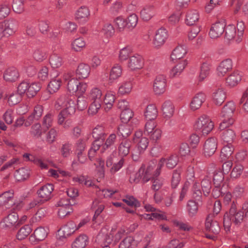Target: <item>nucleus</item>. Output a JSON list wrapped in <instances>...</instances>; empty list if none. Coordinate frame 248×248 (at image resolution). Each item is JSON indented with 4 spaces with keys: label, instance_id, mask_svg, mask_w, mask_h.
<instances>
[{
    "label": "nucleus",
    "instance_id": "f257e3e1",
    "mask_svg": "<svg viewBox=\"0 0 248 248\" xmlns=\"http://www.w3.org/2000/svg\"><path fill=\"white\" fill-rule=\"evenodd\" d=\"M235 110V105L232 101L228 102L223 107L220 114L221 121L219 127L220 130H224L233 124V116Z\"/></svg>",
    "mask_w": 248,
    "mask_h": 248
},
{
    "label": "nucleus",
    "instance_id": "f03ea898",
    "mask_svg": "<svg viewBox=\"0 0 248 248\" xmlns=\"http://www.w3.org/2000/svg\"><path fill=\"white\" fill-rule=\"evenodd\" d=\"M54 107L57 110H60L63 108L62 111L69 116L73 115L76 112L75 102L65 94L60 96L56 101Z\"/></svg>",
    "mask_w": 248,
    "mask_h": 248
},
{
    "label": "nucleus",
    "instance_id": "7ed1b4c3",
    "mask_svg": "<svg viewBox=\"0 0 248 248\" xmlns=\"http://www.w3.org/2000/svg\"><path fill=\"white\" fill-rule=\"evenodd\" d=\"M244 217V213L241 211H235L233 209L230 210L224 216L223 225L226 231H229L233 222L236 225L241 223Z\"/></svg>",
    "mask_w": 248,
    "mask_h": 248
},
{
    "label": "nucleus",
    "instance_id": "20e7f679",
    "mask_svg": "<svg viewBox=\"0 0 248 248\" xmlns=\"http://www.w3.org/2000/svg\"><path fill=\"white\" fill-rule=\"evenodd\" d=\"M194 128L204 135L209 134L213 129L214 124L211 119L206 115H202L195 121Z\"/></svg>",
    "mask_w": 248,
    "mask_h": 248
},
{
    "label": "nucleus",
    "instance_id": "39448f33",
    "mask_svg": "<svg viewBox=\"0 0 248 248\" xmlns=\"http://www.w3.org/2000/svg\"><path fill=\"white\" fill-rule=\"evenodd\" d=\"M144 133L154 141L159 140L162 136L161 130L156 127V124L154 121H148L145 124Z\"/></svg>",
    "mask_w": 248,
    "mask_h": 248
},
{
    "label": "nucleus",
    "instance_id": "423d86ee",
    "mask_svg": "<svg viewBox=\"0 0 248 248\" xmlns=\"http://www.w3.org/2000/svg\"><path fill=\"white\" fill-rule=\"evenodd\" d=\"M178 162L179 156L176 154L172 155L167 158H161L157 164V167L155 171V175L159 176L161 168L165 164L168 169H172L178 164Z\"/></svg>",
    "mask_w": 248,
    "mask_h": 248
},
{
    "label": "nucleus",
    "instance_id": "0eeeda50",
    "mask_svg": "<svg viewBox=\"0 0 248 248\" xmlns=\"http://www.w3.org/2000/svg\"><path fill=\"white\" fill-rule=\"evenodd\" d=\"M18 216L16 212H12L4 217L0 222L1 228L5 230L12 229L18 226Z\"/></svg>",
    "mask_w": 248,
    "mask_h": 248
},
{
    "label": "nucleus",
    "instance_id": "6e6552de",
    "mask_svg": "<svg viewBox=\"0 0 248 248\" xmlns=\"http://www.w3.org/2000/svg\"><path fill=\"white\" fill-rule=\"evenodd\" d=\"M114 150L111 151L110 154L107 157L106 166L107 167H111L109 171L111 174H114L118 171L123 166L124 162V158L121 159L116 163H114L115 159Z\"/></svg>",
    "mask_w": 248,
    "mask_h": 248
},
{
    "label": "nucleus",
    "instance_id": "1a4fd4ad",
    "mask_svg": "<svg viewBox=\"0 0 248 248\" xmlns=\"http://www.w3.org/2000/svg\"><path fill=\"white\" fill-rule=\"evenodd\" d=\"M168 37L167 31L161 28L156 31L153 39V45L155 48H158L164 45Z\"/></svg>",
    "mask_w": 248,
    "mask_h": 248
},
{
    "label": "nucleus",
    "instance_id": "9d476101",
    "mask_svg": "<svg viewBox=\"0 0 248 248\" xmlns=\"http://www.w3.org/2000/svg\"><path fill=\"white\" fill-rule=\"evenodd\" d=\"M15 203L14 193L13 190L7 191L0 194V207L9 209Z\"/></svg>",
    "mask_w": 248,
    "mask_h": 248
},
{
    "label": "nucleus",
    "instance_id": "9b49d317",
    "mask_svg": "<svg viewBox=\"0 0 248 248\" xmlns=\"http://www.w3.org/2000/svg\"><path fill=\"white\" fill-rule=\"evenodd\" d=\"M133 140L136 144L140 153H143L149 145L148 139L142 137L141 131H137L135 132L133 138Z\"/></svg>",
    "mask_w": 248,
    "mask_h": 248
},
{
    "label": "nucleus",
    "instance_id": "f8f14e48",
    "mask_svg": "<svg viewBox=\"0 0 248 248\" xmlns=\"http://www.w3.org/2000/svg\"><path fill=\"white\" fill-rule=\"evenodd\" d=\"M226 24L225 21L222 20L212 24L209 35L212 39H217L224 32Z\"/></svg>",
    "mask_w": 248,
    "mask_h": 248
},
{
    "label": "nucleus",
    "instance_id": "ddd939ff",
    "mask_svg": "<svg viewBox=\"0 0 248 248\" xmlns=\"http://www.w3.org/2000/svg\"><path fill=\"white\" fill-rule=\"evenodd\" d=\"M144 65V60L142 57L136 54L129 57L127 62L128 67L132 71L141 69Z\"/></svg>",
    "mask_w": 248,
    "mask_h": 248
},
{
    "label": "nucleus",
    "instance_id": "4468645a",
    "mask_svg": "<svg viewBox=\"0 0 248 248\" xmlns=\"http://www.w3.org/2000/svg\"><path fill=\"white\" fill-rule=\"evenodd\" d=\"M166 79L164 75H160L156 77L154 83L153 89L156 94L163 93L166 90Z\"/></svg>",
    "mask_w": 248,
    "mask_h": 248
},
{
    "label": "nucleus",
    "instance_id": "2eb2a0df",
    "mask_svg": "<svg viewBox=\"0 0 248 248\" xmlns=\"http://www.w3.org/2000/svg\"><path fill=\"white\" fill-rule=\"evenodd\" d=\"M44 108L42 105H36L32 113L27 118L25 123V126L28 127L31 125L34 121L38 120L42 116Z\"/></svg>",
    "mask_w": 248,
    "mask_h": 248
},
{
    "label": "nucleus",
    "instance_id": "dca6fc26",
    "mask_svg": "<svg viewBox=\"0 0 248 248\" xmlns=\"http://www.w3.org/2000/svg\"><path fill=\"white\" fill-rule=\"evenodd\" d=\"M217 148V140L216 138L212 137L208 139L204 144V154L206 156H212L216 152Z\"/></svg>",
    "mask_w": 248,
    "mask_h": 248
},
{
    "label": "nucleus",
    "instance_id": "f3484780",
    "mask_svg": "<svg viewBox=\"0 0 248 248\" xmlns=\"http://www.w3.org/2000/svg\"><path fill=\"white\" fill-rule=\"evenodd\" d=\"M187 53V46L185 45L177 46L172 51L170 55V61L173 62L183 58Z\"/></svg>",
    "mask_w": 248,
    "mask_h": 248
},
{
    "label": "nucleus",
    "instance_id": "a211bd4d",
    "mask_svg": "<svg viewBox=\"0 0 248 248\" xmlns=\"http://www.w3.org/2000/svg\"><path fill=\"white\" fill-rule=\"evenodd\" d=\"M232 61L231 59H226L222 61L217 68V74L218 76L222 77L229 71L232 69Z\"/></svg>",
    "mask_w": 248,
    "mask_h": 248
},
{
    "label": "nucleus",
    "instance_id": "6ab92c4d",
    "mask_svg": "<svg viewBox=\"0 0 248 248\" xmlns=\"http://www.w3.org/2000/svg\"><path fill=\"white\" fill-rule=\"evenodd\" d=\"M205 228L207 231L214 234H217L220 232V227L218 222L214 219V214H209L206 217Z\"/></svg>",
    "mask_w": 248,
    "mask_h": 248
},
{
    "label": "nucleus",
    "instance_id": "aec40b11",
    "mask_svg": "<svg viewBox=\"0 0 248 248\" xmlns=\"http://www.w3.org/2000/svg\"><path fill=\"white\" fill-rule=\"evenodd\" d=\"M226 97V92L223 88L219 87L214 90L212 93V100L216 105H221L224 102Z\"/></svg>",
    "mask_w": 248,
    "mask_h": 248
},
{
    "label": "nucleus",
    "instance_id": "412c9836",
    "mask_svg": "<svg viewBox=\"0 0 248 248\" xmlns=\"http://www.w3.org/2000/svg\"><path fill=\"white\" fill-rule=\"evenodd\" d=\"M2 23L3 24L5 31L7 37L15 33L17 29V21L13 18H10L6 20Z\"/></svg>",
    "mask_w": 248,
    "mask_h": 248
},
{
    "label": "nucleus",
    "instance_id": "4be33fe9",
    "mask_svg": "<svg viewBox=\"0 0 248 248\" xmlns=\"http://www.w3.org/2000/svg\"><path fill=\"white\" fill-rule=\"evenodd\" d=\"M206 100V95L202 93H197L191 99L190 103V108L195 111L199 109Z\"/></svg>",
    "mask_w": 248,
    "mask_h": 248
},
{
    "label": "nucleus",
    "instance_id": "5701e85b",
    "mask_svg": "<svg viewBox=\"0 0 248 248\" xmlns=\"http://www.w3.org/2000/svg\"><path fill=\"white\" fill-rule=\"evenodd\" d=\"M54 190L52 184H47L42 186L37 191L38 196L44 201H47L52 197V192Z\"/></svg>",
    "mask_w": 248,
    "mask_h": 248
},
{
    "label": "nucleus",
    "instance_id": "b1692460",
    "mask_svg": "<svg viewBox=\"0 0 248 248\" xmlns=\"http://www.w3.org/2000/svg\"><path fill=\"white\" fill-rule=\"evenodd\" d=\"M90 15V11L89 8L86 6H82L77 10L75 18L78 22L84 23L88 20Z\"/></svg>",
    "mask_w": 248,
    "mask_h": 248
},
{
    "label": "nucleus",
    "instance_id": "393cba45",
    "mask_svg": "<svg viewBox=\"0 0 248 248\" xmlns=\"http://www.w3.org/2000/svg\"><path fill=\"white\" fill-rule=\"evenodd\" d=\"M242 73L238 70H235L226 78L227 86L234 87L241 80Z\"/></svg>",
    "mask_w": 248,
    "mask_h": 248
},
{
    "label": "nucleus",
    "instance_id": "a878e982",
    "mask_svg": "<svg viewBox=\"0 0 248 248\" xmlns=\"http://www.w3.org/2000/svg\"><path fill=\"white\" fill-rule=\"evenodd\" d=\"M19 78V74L18 70L15 67H10L7 69L4 72V79L7 82H15Z\"/></svg>",
    "mask_w": 248,
    "mask_h": 248
},
{
    "label": "nucleus",
    "instance_id": "bb28decb",
    "mask_svg": "<svg viewBox=\"0 0 248 248\" xmlns=\"http://www.w3.org/2000/svg\"><path fill=\"white\" fill-rule=\"evenodd\" d=\"M77 230L76 224L74 222L71 221L63 225L59 230L62 233V237L66 238L70 236Z\"/></svg>",
    "mask_w": 248,
    "mask_h": 248
},
{
    "label": "nucleus",
    "instance_id": "cd10ccee",
    "mask_svg": "<svg viewBox=\"0 0 248 248\" xmlns=\"http://www.w3.org/2000/svg\"><path fill=\"white\" fill-rule=\"evenodd\" d=\"M187 63V61L184 60L172 67L169 73L170 78H173L179 77L182 73Z\"/></svg>",
    "mask_w": 248,
    "mask_h": 248
},
{
    "label": "nucleus",
    "instance_id": "c85d7f7f",
    "mask_svg": "<svg viewBox=\"0 0 248 248\" xmlns=\"http://www.w3.org/2000/svg\"><path fill=\"white\" fill-rule=\"evenodd\" d=\"M155 14V9L153 5H147L140 11L141 18L144 21L150 20Z\"/></svg>",
    "mask_w": 248,
    "mask_h": 248
},
{
    "label": "nucleus",
    "instance_id": "c756f323",
    "mask_svg": "<svg viewBox=\"0 0 248 248\" xmlns=\"http://www.w3.org/2000/svg\"><path fill=\"white\" fill-rule=\"evenodd\" d=\"M122 74V67L118 64L114 65L111 69L109 75V85L115 82Z\"/></svg>",
    "mask_w": 248,
    "mask_h": 248
},
{
    "label": "nucleus",
    "instance_id": "7c9ffc66",
    "mask_svg": "<svg viewBox=\"0 0 248 248\" xmlns=\"http://www.w3.org/2000/svg\"><path fill=\"white\" fill-rule=\"evenodd\" d=\"M144 115L148 121H153L158 116V110L155 105H148L144 111Z\"/></svg>",
    "mask_w": 248,
    "mask_h": 248
},
{
    "label": "nucleus",
    "instance_id": "2f4dec72",
    "mask_svg": "<svg viewBox=\"0 0 248 248\" xmlns=\"http://www.w3.org/2000/svg\"><path fill=\"white\" fill-rule=\"evenodd\" d=\"M91 68L89 65L85 63H80L76 70V76L78 78H86L89 76Z\"/></svg>",
    "mask_w": 248,
    "mask_h": 248
},
{
    "label": "nucleus",
    "instance_id": "473e14b6",
    "mask_svg": "<svg viewBox=\"0 0 248 248\" xmlns=\"http://www.w3.org/2000/svg\"><path fill=\"white\" fill-rule=\"evenodd\" d=\"M199 14L196 10H189L186 16V24L188 26L194 25L199 21Z\"/></svg>",
    "mask_w": 248,
    "mask_h": 248
},
{
    "label": "nucleus",
    "instance_id": "72a5a7b5",
    "mask_svg": "<svg viewBox=\"0 0 248 248\" xmlns=\"http://www.w3.org/2000/svg\"><path fill=\"white\" fill-rule=\"evenodd\" d=\"M161 110L166 118H170L174 113V106L170 100L165 101L162 105Z\"/></svg>",
    "mask_w": 248,
    "mask_h": 248
},
{
    "label": "nucleus",
    "instance_id": "f704fd0d",
    "mask_svg": "<svg viewBox=\"0 0 248 248\" xmlns=\"http://www.w3.org/2000/svg\"><path fill=\"white\" fill-rule=\"evenodd\" d=\"M131 146V142L129 140H124L121 142L118 147V151L121 158L126 156L129 153Z\"/></svg>",
    "mask_w": 248,
    "mask_h": 248
},
{
    "label": "nucleus",
    "instance_id": "c9c22d12",
    "mask_svg": "<svg viewBox=\"0 0 248 248\" xmlns=\"http://www.w3.org/2000/svg\"><path fill=\"white\" fill-rule=\"evenodd\" d=\"M48 231V228L47 227H39L34 230L31 237L33 236L35 240L37 241H43L47 237Z\"/></svg>",
    "mask_w": 248,
    "mask_h": 248
},
{
    "label": "nucleus",
    "instance_id": "e433bc0d",
    "mask_svg": "<svg viewBox=\"0 0 248 248\" xmlns=\"http://www.w3.org/2000/svg\"><path fill=\"white\" fill-rule=\"evenodd\" d=\"M221 134V139L228 144H231L234 140L236 135L234 131L231 129H225Z\"/></svg>",
    "mask_w": 248,
    "mask_h": 248
},
{
    "label": "nucleus",
    "instance_id": "4c0bfd02",
    "mask_svg": "<svg viewBox=\"0 0 248 248\" xmlns=\"http://www.w3.org/2000/svg\"><path fill=\"white\" fill-rule=\"evenodd\" d=\"M225 38L228 41L233 40L236 43L237 34L235 26L229 24L225 28Z\"/></svg>",
    "mask_w": 248,
    "mask_h": 248
},
{
    "label": "nucleus",
    "instance_id": "58836bf2",
    "mask_svg": "<svg viewBox=\"0 0 248 248\" xmlns=\"http://www.w3.org/2000/svg\"><path fill=\"white\" fill-rule=\"evenodd\" d=\"M11 13L10 2L7 0H3L0 3V20L7 17Z\"/></svg>",
    "mask_w": 248,
    "mask_h": 248
},
{
    "label": "nucleus",
    "instance_id": "ea45409f",
    "mask_svg": "<svg viewBox=\"0 0 248 248\" xmlns=\"http://www.w3.org/2000/svg\"><path fill=\"white\" fill-rule=\"evenodd\" d=\"M88 243V238L84 234L77 237L72 244V248H85Z\"/></svg>",
    "mask_w": 248,
    "mask_h": 248
},
{
    "label": "nucleus",
    "instance_id": "a19ab883",
    "mask_svg": "<svg viewBox=\"0 0 248 248\" xmlns=\"http://www.w3.org/2000/svg\"><path fill=\"white\" fill-rule=\"evenodd\" d=\"M30 175V170L27 168H21L17 170L14 177L17 181H23L27 179Z\"/></svg>",
    "mask_w": 248,
    "mask_h": 248
},
{
    "label": "nucleus",
    "instance_id": "79ce46f5",
    "mask_svg": "<svg viewBox=\"0 0 248 248\" xmlns=\"http://www.w3.org/2000/svg\"><path fill=\"white\" fill-rule=\"evenodd\" d=\"M88 97L93 101L102 102V92L99 88L93 87L90 90Z\"/></svg>",
    "mask_w": 248,
    "mask_h": 248
},
{
    "label": "nucleus",
    "instance_id": "37998d69",
    "mask_svg": "<svg viewBox=\"0 0 248 248\" xmlns=\"http://www.w3.org/2000/svg\"><path fill=\"white\" fill-rule=\"evenodd\" d=\"M62 84L61 79L57 77L52 79L47 86V90L50 93L57 92Z\"/></svg>",
    "mask_w": 248,
    "mask_h": 248
},
{
    "label": "nucleus",
    "instance_id": "c03bdc74",
    "mask_svg": "<svg viewBox=\"0 0 248 248\" xmlns=\"http://www.w3.org/2000/svg\"><path fill=\"white\" fill-rule=\"evenodd\" d=\"M132 131V129L129 125L122 124L118 127L117 135L119 137L126 139L131 134Z\"/></svg>",
    "mask_w": 248,
    "mask_h": 248
},
{
    "label": "nucleus",
    "instance_id": "a18cd8bd",
    "mask_svg": "<svg viewBox=\"0 0 248 248\" xmlns=\"http://www.w3.org/2000/svg\"><path fill=\"white\" fill-rule=\"evenodd\" d=\"M93 137L96 140L103 141L105 139V133L104 127L101 125H97L93 130Z\"/></svg>",
    "mask_w": 248,
    "mask_h": 248
},
{
    "label": "nucleus",
    "instance_id": "49530a36",
    "mask_svg": "<svg viewBox=\"0 0 248 248\" xmlns=\"http://www.w3.org/2000/svg\"><path fill=\"white\" fill-rule=\"evenodd\" d=\"M54 122V115L52 112L46 114L42 120V125L44 129H48L51 127Z\"/></svg>",
    "mask_w": 248,
    "mask_h": 248
},
{
    "label": "nucleus",
    "instance_id": "de8ad7c7",
    "mask_svg": "<svg viewBox=\"0 0 248 248\" xmlns=\"http://www.w3.org/2000/svg\"><path fill=\"white\" fill-rule=\"evenodd\" d=\"M186 210L190 217L195 216L198 212V203L193 200H189L186 204Z\"/></svg>",
    "mask_w": 248,
    "mask_h": 248
},
{
    "label": "nucleus",
    "instance_id": "09e8293b",
    "mask_svg": "<svg viewBox=\"0 0 248 248\" xmlns=\"http://www.w3.org/2000/svg\"><path fill=\"white\" fill-rule=\"evenodd\" d=\"M29 90H28L27 96L31 98L34 96L37 93L39 92L41 88V85L39 82L29 83Z\"/></svg>",
    "mask_w": 248,
    "mask_h": 248
},
{
    "label": "nucleus",
    "instance_id": "8fccbe9b",
    "mask_svg": "<svg viewBox=\"0 0 248 248\" xmlns=\"http://www.w3.org/2000/svg\"><path fill=\"white\" fill-rule=\"evenodd\" d=\"M115 99V96L111 92L106 93L104 99V103L106 105L105 108L106 111L109 110L112 107Z\"/></svg>",
    "mask_w": 248,
    "mask_h": 248
},
{
    "label": "nucleus",
    "instance_id": "3c124183",
    "mask_svg": "<svg viewBox=\"0 0 248 248\" xmlns=\"http://www.w3.org/2000/svg\"><path fill=\"white\" fill-rule=\"evenodd\" d=\"M32 55L34 60L39 62H43L47 58L46 52L39 48L33 49Z\"/></svg>",
    "mask_w": 248,
    "mask_h": 248
},
{
    "label": "nucleus",
    "instance_id": "603ef678",
    "mask_svg": "<svg viewBox=\"0 0 248 248\" xmlns=\"http://www.w3.org/2000/svg\"><path fill=\"white\" fill-rule=\"evenodd\" d=\"M42 128L40 123H35L31 126L30 133L32 137L39 138L42 135Z\"/></svg>",
    "mask_w": 248,
    "mask_h": 248
},
{
    "label": "nucleus",
    "instance_id": "864d4df0",
    "mask_svg": "<svg viewBox=\"0 0 248 248\" xmlns=\"http://www.w3.org/2000/svg\"><path fill=\"white\" fill-rule=\"evenodd\" d=\"M210 64L206 62L203 63L201 67V71L198 78L199 81H202L208 76L210 74Z\"/></svg>",
    "mask_w": 248,
    "mask_h": 248
},
{
    "label": "nucleus",
    "instance_id": "5fc2aeb1",
    "mask_svg": "<svg viewBox=\"0 0 248 248\" xmlns=\"http://www.w3.org/2000/svg\"><path fill=\"white\" fill-rule=\"evenodd\" d=\"M233 151V148L232 144H227L224 146L221 151L220 158L222 160H225L231 156Z\"/></svg>",
    "mask_w": 248,
    "mask_h": 248
},
{
    "label": "nucleus",
    "instance_id": "6e6d98bb",
    "mask_svg": "<svg viewBox=\"0 0 248 248\" xmlns=\"http://www.w3.org/2000/svg\"><path fill=\"white\" fill-rule=\"evenodd\" d=\"M71 46L72 48L75 51H80L85 47L86 42L83 38L79 37L73 41Z\"/></svg>",
    "mask_w": 248,
    "mask_h": 248
},
{
    "label": "nucleus",
    "instance_id": "4d7b16f0",
    "mask_svg": "<svg viewBox=\"0 0 248 248\" xmlns=\"http://www.w3.org/2000/svg\"><path fill=\"white\" fill-rule=\"evenodd\" d=\"M63 63L62 58L59 55L54 54L49 59V63L52 68H58L61 67Z\"/></svg>",
    "mask_w": 248,
    "mask_h": 248
},
{
    "label": "nucleus",
    "instance_id": "13d9d810",
    "mask_svg": "<svg viewBox=\"0 0 248 248\" xmlns=\"http://www.w3.org/2000/svg\"><path fill=\"white\" fill-rule=\"evenodd\" d=\"M201 187L203 194L207 196L210 192L211 188V179L207 176L204 177L201 182Z\"/></svg>",
    "mask_w": 248,
    "mask_h": 248
},
{
    "label": "nucleus",
    "instance_id": "bf43d9fd",
    "mask_svg": "<svg viewBox=\"0 0 248 248\" xmlns=\"http://www.w3.org/2000/svg\"><path fill=\"white\" fill-rule=\"evenodd\" d=\"M31 229L29 225H25L20 229L16 234L17 239L21 240L26 238L31 232Z\"/></svg>",
    "mask_w": 248,
    "mask_h": 248
},
{
    "label": "nucleus",
    "instance_id": "052dcab7",
    "mask_svg": "<svg viewBox=\"0 0 248 248\" xmlns=\"http://www.w3.org/2000/svg\"><path fill=\"white\" fill-rule=\"evenodd\" d=\"M12 9L16 14H22L24 11V0H13Z\"/></svg>",
    "mask_w": 248,
    "mask_h": 248
},
{
    "label": "nucleus",
    "instance_id": "680f3d73",
    "mask_svg": "<svg viewBox=\"0 0 248 248\" xmlns=\"http://www.w3.org/2000/svg\"><path fill=\"white\" fill-rule=\"evenodd\" d=\"M104 205L99 200L95 199L92 203V208L94 210L93 217L98 216L104 209Z\"/></svg>",
    "mask_w": 248,
    "mask_h": 248
},
{
    "label": "nucleus",
    "instance_id": "e2e57ef3",
    "mask_svg": "<svg viewBox=\"0 0 248 248\" xmlns=\"http://www.w3.org/2000/svg\"><path fill=\"white\" fill-rule=\"evenodd\" d=\"M132 87L131 81L124 82L119 86L118 93L122 95L129 93L132 90Z\"/></svg>",
    "mask_w": 248,
    "mask_h": 248
},
{
    "label": "nucleus",
    "instance_id": "0e129e2a",
    "mask_svg": "<svg viewBox=\"0 0 248 248\" xmlns=\"http://www.w3.org/2000/svg\"><path fill=\"white\" fill-rule=\"evenodd\" d=\"M132 52V47L129 46H127L121 49L119 54V59L120 61H124L126 60Z\"/></svg>",
    "mask_w": 248,
    "mask_h": 248
},
{
    "label": "nucleus",
    "instance_id": "69168bd1",
    "mask_svg": "<svg viewBox=\"0 0 248 248\" xmlns=\"http://www.w3.org/2000/svg\"><path fill=\"white\" fill-rule=\"evenodd\" d=\"M127 28L132 30L135 28L138 22V16L136 14L130 15L126 19Z\"/></svg>",
    "mask_w": 248,
    "mask_h": 248
},
{
    "label": "nucleus",
    "instance_id": "338daca9",
    "mask_svg": "<svg viewBox=\"0 0 248 248\" xmlns=\"http://www.w3.org/2000/svg\"><path fill=\"white\" fill-rule=\"evenodd\" d=\"M116 136L115 134H110L107 139L105 143L103 146L102 152L104 153L105 151H109L111 146L114 143L116 140Z\"/></svg>",
    "mask_w": 248,
    "mask_h": 248
},
{
    "label": "nucleus",
    "instance_id": "774afa93",
    "mask_svg": "<svg viewBox=\"0 0 248 248\" xmlns=\"http://www.w3.org/2000/svg\"><path fill=\"white\" fill-rule=\"evenodd\" d=\"M22 96L17 92L13 93L8 97V103L11 106L16 105L22 100Z\"/></svg>",
    "mask_w": 248,
    "mask_h": 248
}]
</instances>
